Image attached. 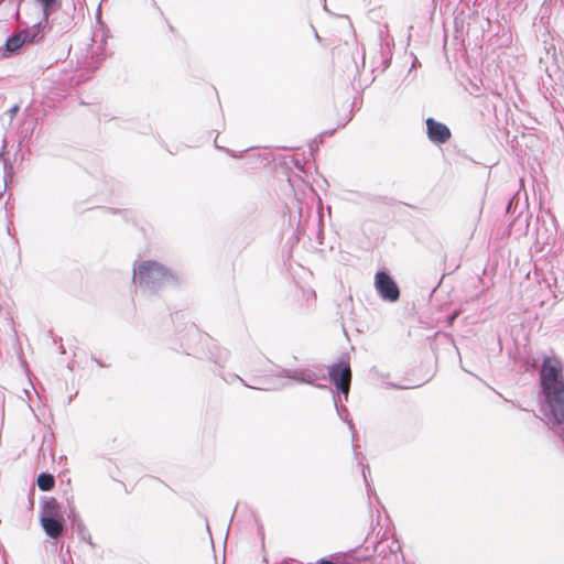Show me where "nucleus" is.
<instances>
[{
    "label": "nucleus",
    "instance_id": "13",
    "mask_svg": "<svg viewBox=\"0 0 564 564\" xmlns=\"http://www.w3.org/2000/svg\"><path fill=\"white\" fill-rule=\"evenodd\" d=\"M317 564H337L335 562H333L332 560H328V558H321Z\"/></svg>",
    "mask_w": 564,
    "mask_h": 564
},
{
    "label": "nucleus",
    "instance_id": "1",
    "mask_svg": "<svg viewBox=\"0 0 564 564\" xmlns=\"http://www.w3.org/2000/svg\"><path fill=\"white\" fill-rule=\"evenodd\" d=\"M540 384L543 402L541 409H549L553 417H562L564 412V378L558 359L546 357L540 370Z\"/></svg>",
    "mask_w": 564,
    "mask_h": 564
},
{
    "label": "nucleus",
    "instance_id": "16",
    "mask_svg": "<svg viewBox=\"0 0 564 564\" xmlns=\"http://www.w3.org/2000/svg\"><path fill=\"white\" fill-rule=\"evenodd\" d=\"M13 113L18 111V107H13L12 110H11Z\"/></svg>",
    "mask_w": 564,
    "mask_h": 564
},
{
    "label": "nucleus",
    "instance_id": "4",
    "mask_svg": "<svg viewBox=\"0 0 564 564\" xmlns=\"http://www.w3.org/2000/svg\"><path fill=\"white\" fill-rule=\"evenodd\" d=\"M328 376L337 390H339L347 400L351 382V370L349 364L343 361L334 364L328 369Z\"/></svg>",
    "mask_w": 564,
    "mask_h": 564
},
{
    "label": "nucleus",
    "instance_id": "9",
    "mask_svg": "<svg viewBox=\"0 0 564 564\" xmlns=\"http://www.w3.org/2000/svg\"><path fill=\"white\" fill-rule=\"evenodd\" d=\"M24 44V40L21 35V33L11 35L7 39L4 43V50L8 53H14L17 52L22 45Z\"/></svg>",
    "mask_w": 564,
    "mask_h": 564
},
{
    "label": "nucleus",
    "instance_id": "2",
    "mask_svg": "<svg viewBox=\"0 0 564 564\" xmlns=\"http://www.w3.org/2000/svg\"><path fill=\"white\" fill-rule=\"evenodd\" d=\"M133 280L150 291H158L175 283L174 275L164 265L154 261L142 262L134 270Z\"/></svg>",
    "mask_w": 564,
    "mask_h": 564
},
{
    "label": "nucleus",
    "instance_id": "7",
    "mask_svg": "<svg viewBox=\"0 0 564 564\" xmlns=\"http://www.w3.org/2000/svg\"><path fill=\"white\" fill-rule=\"evenodd\" d=\"M282 376L301 383L314 384L319 378L318 375L310 369H285Z\"/></svg>",
    "mask_w": 564,
    "mask_h": 564
},
{
    "label": "nucleus",
    "instance_id": "14",
    "mask_svg": "<svg viewBox=\"0 0 564 564\" xmlns=\"http://www.w3.org/2000/svg\"><path fill=\"white\" fill-rule=\"evenodd\" d=\"M349 427H350V430L352 431V438H354V437H355V431H354V425H352V423H351V422H349Z\"/></svg>",
    "mask_w": 564,
    "mask_h": 564
},
{
    "label": "nucleus",
    "instance_id": "3",
    "mask_svg": "<svg viewBox=\"0 0 564 564\" xmlns=\"http://www.w3.org/2000/svg\"><path fill=\"white\" fill-rule=\"evenodd\" d=\"M40 522L46 535L52 539H57L64 533L65 521L61 513V507L54 498L43 503Z\"/></svg>",
    "mask_w": 564,
    "mask_h": 564
},
{
    "label": "nucleus",
    "instance_id": "15",
    "mask_svg": "<svg viewBox=\"0 0 564 564\" xmlns=\"http://www.w3.org/2000/svg\"><path fill=\"white\" fill-rule=\"evenodd\" d=\"M362 475H364L365 481L367 482V477H366V470H365V467L362 468Z\"/></svg>",
    "mask_w": 564,
    "mask_h": 564
},
{
    "label": "nucleus",
    "instance_id": "8",
    "mask_svg": "<svg viewBox=\"0 0 564 564\" xmlns=\"http://www.w3.org/2000/svg\"><path fill=\"white\" fill-rule=\"evenodd\" d=\"M24 43H34L43 37V26L41 23L33 25L31 29L21 32Z\"/></svg>",
    "mask_w": 564,
    "mask_h": 564
},
{
    "label": "nucleus",
    "instance_id": "11",
    "mask_svg": "<svg viewBox=\"0 0 564 564\" xmlns=\"http://www.w3.org/2000/svg\"><path fill=\"white\" fill-rule=\"evenodd\" d=\"M36 1L41 4V7L43 9L44 20L46 21L47 18L50 17V14L54 11L57 0H36Z\"/></svg>",
    "mask_w": 564,
    "mask_h": 564
},
{
    "label": "nucleus",
    "instance_id": "10",
    "mask_svg": "<svg viewBox=\"0 0 564 564\" xmlns=\"http://www.w3.org/2000/svg\"><path fill=\"white\" fill-rule=\"evenodd\" d=\"M55 485V479L53 475L47 473H42L37 477V486L43 491L51 490Z\"/></svg>",
    "mask_w": 564,
    "mask_h": 564
},
{
    "label": "nucleus",
    "instance_id": "17",
    "mask_svg": "<svg viewBox=\"0 0 564 564\" xmlns=\"http://www.w3.org/2000/svg\"><path fill=\"white\" fill-rule=\"evenodd\" d=\"M250 388H253V389H258V390H261L262 388L261 387H253V386H249Z\"/></svg>",
    "mask_w": 564,
    "mask_h": 564
},
{
    "label": "nucleus",
    "instance_id": "5",
    "mask_svg": "<svg viewBox=\"0 0 564 564\" xmlns=\"http://www.w3.org/2000/svg\"><path fill=\"white\" fill-rule=\"evenodd\" d=\"M375 286L379 295L388 302H397L400 290L393 279L384 271H379L375 276Z\"/></svg>",
    "mask_w": 564,
    "mask_h": 564
},
{
    "label": "nucleus",
    "instance_id": "6",
    "mask_svg": "<svg viewBox=\"0 0 564 564\" xmlns=\"http://www.w3.org/2000/svg\"><path fill=\"white\" fill-rule=\"evenodd\" d=\"M425 123L426 134L432 143L444 144L451 139L452 132L446 124L436 121L434 118H427Z\"/></svg>",
    "mask_w": 564,
    "mask_h": 564
},
{
    "label": "nucleus",
    "instance_id": "12",
    "mask_svg": "<svg viewBox=\"0 0 564 564\" xmlns=\"http://www.w3.org/2000/svg\"><path fill=\"white\" fill-rule=\"evenodd\" d=\"M76 531H77V534H78L80 540L86 541L89 544H91L90 533H89V531L87 530V528L85 527V524L83 522H78L76 524Z\"/></svg>",
    "mask_w": 564,
    "mask_h": 564
}]
</instances>
